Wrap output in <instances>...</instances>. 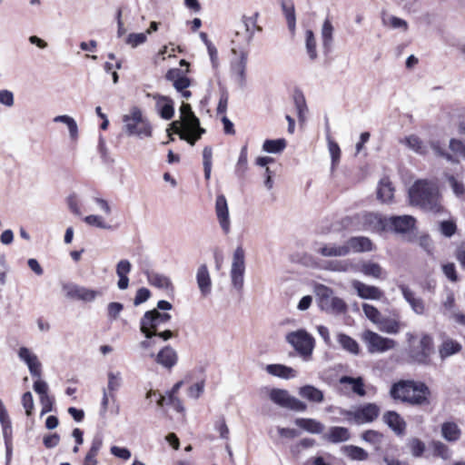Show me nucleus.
I'll list each match as a JSON object with an SVG mask.
<instances>
[{"instance_id":"obj_62","label":"nucleus","mask_w":465,"mask_h":465,"mask_svg":"<svg viewBox=\"0 0 465 465\" xmlns=\"http://www.w3.org/2000/svg\"><path fill=\"white\" fill-rule=\"evenodd\" d=\"M214 429L219 432L222 439L227 440L229 438V428L223 416L219 417V419L215 421Z\"/></svg>"},{"instance_id":"obj_25","label":"nucleus","mask_w":465,"mask_h":465,"mask_svg":"<svg viewBox=\"0 0 465 465\" xmlns=\"http://www.w3.org/2000/svg\"><path fill=\"white\" fill-rule=\"evenodd\" d=\"M350 252H364L372 250V242L368 237L356 236L351 237L345 242Z\"/></svg>"},{"instance_id":"obj_58","label":"nucleus","mask_w":465,"mask_h":465,"mask_svg":"<svg viewBox=\"0 0 465 465\" xmlns=\"http://www.w3.org/2000/svg\"><path fill=\"white\" fill-rule=\"evenodd\" d=\"M362 311L365 314V316L373 323L376 325L379 323L381 319L382 318L381 312L379 310L374 307L371 304L369 303H363L362 304Z\"/></svg>"},{"instance_id":"obj_41","label":"nucleus","mask_w":465,"mask_h":465,"mask_svg":"<svg viewBox=\"0 0 465 465\" xmlns=\"http://www.w3.org/2000/svg\"><path fill=\"white\" fill-rule=\"evenodd\" d=\"M461 350V345L451 339L443 341L440 347L439 352L442 360L458 353Z\"/></svg>"},{"instance_id":"obj_54","label":"nucleus","mask_w":465,"mask_h":465,"mask_svg":"<svg viewBox=\"0 0 465 465\" xmlns=\"http://www.w3.org/2000/svg\"><path fill=\"white\" fill-rule=\"evenodd\" d=\"M282 7L287 20L289 29L291 31H294L296 25L294 5L292 4L282 3Z\"/></svg>"},{"instance_id":"obj_11","label":"nucleus","mask_w":465,"mask_h":465,"mask_svg":"<svg viewBox=\"0 0 465 465\" xmlns=\"http://www.w3.org/2000/svg\"><path fill=\"white\" fill-rule=\"evenodd\" d=\"M148 357L168 371H171L178 362V354L170 345L163 347L157 353L151 351Z\"/></svg>"},{"instance_id":"obj_21","label":"nucleus","mask_w":465,"mask_h":465,"mask_svg":"<svg viewBox=\"0 0 465 465\" xmlns=\"http://www.w3.org/2000/svg\"><path fill=\"white\" fill-rule=\"evenodd\" d=\"M356 272L374 279L385 280L387 277V272L379 263L372 261H366L361 262V265H357Z\"/></svg>"},{"instance_id":"obj_1","label":"nucleus","mask_w":465,"mask_h":465,"mask_svg":"<svg viewBox=\"0 0 465 465\" xmlns=\"http://www.w3.org/2000/svg\"><path fill=\"white\" fill-rule=\"evenodd\" d=\"M411 205L425 212L439 214L444 212L439 189L435 183L425 180L417 181L409 190Z\"/></svg>"},{"instance_id":"obj_52","label":"nucleus","mask_w":465,"mask_h":465,"mask_svg":"<svg viewBox=\"0 0 465 465\" xmlns=\"http://www.w3.org/2000/svg\"><path fill=\"white\" fill-rule=\"evenodd\" d=\"M328 150L331 158V168H334L340 162L341 149L339 144L331 139V135H327Z\"/></svg>"},{"instance_id":"obj_50","label":"nucleus","mask_w":465,"mask_h":465,"mask_svg":"<svg viewBox=\"0 0 465 465\" xmlns=\"http://www.w3.org/2000/svg\"><path fill=\"white\" fill-rule=\"evenodd\" d=\"M430 447L433 450L434 456L440 457L443 460H449L451 457V451L449 447L440 440H433L430 443Z\"/></svg>"},{"instance_id":"obj_35","label":"nucleus","mask_w":465,"mask_h":465,"mask_svg":"<svg viewBox=\"0 0 465 465\" xmlns=\"http://www.w3.org/2000/svg\"><path fill=\"white\" fill-rule=\"evenodd\" d=\"M123 385V376L119 371H108L107 385L103 388L104 391L116 395Z\"/></svg>"},{"instance_id":"obj_22","label":"nucleus","mask_w":465,"mask_h":465,"mask_svg":"<svg viewBox=\"0 0 465 465\" xmlns=\"http://www.w3.org/2000/svg\"><path fill=\"white\" fill-rule=\"evenodd\" d=\"M196 282L201 294L203 297L208 296L212 292V279L206 264L198 267L196 272Z\"/></svg>"},{"instance_id":"obj_48","label":"nucleus","mask_w":465,"mask_h":465,"mask_svg":"<svg viewBox=\"0 0 465 465\" xmlns=\"http://www.w3.org/2000/svg\"><path fill=\"white\" fill-rule=\"evenodd\" d=\"M146 41V33H131L124 39V44L131 48H136L143 45Z\"/></svg>"},{"instance_id":"obj_12","label":"nucleus","mask_w":465,"mask_h":465,"mask_svg":"<svg viewBox=\"0 0 465 465\" xmlns=\"http://www.w3.org/2000/svg\"><path fill=\"white\" fill-rule=\"evenodd\" d=\"M215 214L224 234L231 232V218L227 200L223 194H218L215 201Z\"/></svg>"},{"instance_id":"obj_20","label":"nucleus","mask_w":465,"mask_h":465,"mask_svg":"<svg viewBox=\"0 0 465 465\" xmlns=\"http://www.w3.org/2000/svg\"><path fill=\"white\" fill-rule=\"evenodd\" d=\"M416 220L411 215L391 216L388 219V226L397 232H407L413 229Z\"/></svg>"},{"instance_id":"obj_14","label":"nucleus","mask_w":465,"mask_h":465,"mask_svg":"<svg viewBox=\"0 0 465 465\" xmlns=\"http://www.w3.org/2000/svg\"><path fill=\"white\" fill-rule=\"evenodd\" d=\"M181 119L183 121V125L192 133L196 132V139H200L205 130L200 126V121L192 111L189 104L183 103L180 107Z\"/></svg>"},{"instance_id":"obj_6","label":"nucleus","mask_w":465,"mask_h":465,"mask_svg":"<svg viewBox=\"0 0 465 465\" xmlns=\"http://www.w3.org/2000/svg\"><path fill=\"white\" fill-rule=\"evenodd\" d=\"M315 292L318 296V305L322 311L333 315H340L347 312L346 302L341 298L333 296L331 288L319 284L316 286Z\"/></svg>"},{"instance_id":"obj_24","label":"nucleus","mask_w":465,"mask_h":465,"mask_svg":"<svg viewBox=\"0 0 465 465\" xmlns=\"http://www.w3.org/2000/svg\"><path fill=\"white\" fill-rule=\"evenodd\" d=\"M265 371L272 376L284 380L293 379L298 375L297 371L293 368L278 363L266 365Z\"/></svg>"},{"instance_id":"obj_57","label":"nucleus","mask_w":465,"mask_h":465,"mask_svg":"<svg viewBox=\"0 0 465 465\" xmlns=\"http://www.w3.org/2000/svg\"><path fill=\"white\" fill-rule=\"evenodd\" d=\"M18 357L27 365V367L39 362L37 356L26 347H21L19 349Z\"/></svg>"},{"instance_id":"obj_16","label":"nucleus","mask_w":465,"mask_h":465,"mask_svg":"<svg viewBox=\"0 0 465 465\" xmlns=\"http://www.w3.org/2000/svg\"><path fill=\"white\" fill-rule=\"evenodd\" d=\"M146 96L155 100V109L163 119L170 120L173 118L174 114V105L173 101L170 97L159 94H151L149 93Z\"/></svg>"},{"instance_id":"obj_2","label":"nucleus","mask_w":465,"mask_h":465,"mask_svg":"<svg viewBox=\"0 0 465 465\" xmlns=\"http://www.w3.org/2000/svg\"><path fill=\"white\" fill-rule=\"evenodd\" d=\"M256 31H261L257 25V14L253 16L243 15L231 40V51L234 56L246 58L250 54V43Z\"/></svg>"},{"instance_id":"obj_32","label":"nucleus","mask_w":465,"mask_h":465,"mask_svg":"<svg viewBox=\"0 0 465 465\" xmlns=\"http://www.w3.org/2000/svg\"><path fill=\"white\" fill-rule=\"evenodd\" d=\"M294 422L299 428L312 434H320L324 430V425L314 419L298 418Z\"/></svg>"},{"instance_id":"obj_3","label":"nucleus","mask_w":465,"mask_h":465,"mask_svg":"<svg viewBox=\"0 0 465 465\" xmlns=\"http://www.w3.org/2000/svg\"><path fill=\"white\" fill-rule=\"evenodd\" d=\"M390 394L394 400L420 406L429 403L430 390L422 382L400 381L391 386Z\"/></svg>"},{"instance_id":"obj_5","label":"nucleus","mask_w":465,"mask_h":465,"mask_svg":"<svg viewBox=\"0 0 465 465\" xmlns=\"http://www.w3.org/2000/svg\"><path fill=\"white\" fill-rule=\"evenodd\" d=\"M285 341L295 350L304 361L312 360L315 347V339L306 330L300 329L287 333Z\"/></svg>"},{"instance_id":"obj_7","label":"nucleus","mask_w":465,"mask_h":465,"mask_svg":"<svg viewBox=\"0 0 465 465\" xmlns=\"http://www.w3.org/2000/svg\"><path fill=\"white\" fill-rule=\"evenodd\" d=\"M171 315L167 312H160L157 309L147 311L140 320V331L144 338L155 335L163 324L171 320Z\"/></svg>"},{"instance_id":"obj_51","label":"nucleus","mask_w":465,"mask_h":465,"mask_svg":"<svg viewBox=\"0 0 465 465\" xmlns=\"http://www.w3.org/2000/svg\"><path fill=\"white\" fill-rule=\"evenodd\" d=\"M86 224L104 230H113L114 227L107 223L104 219L96 214H90L84 218Z\"/></svg>"},{"instance_id":"obj_61","label":"nucleus","mask_w":465,"mask_h":465,"mask_svg":"<svg viewBox=\"0 0 465 465\" xmlns=\"http://www.w3.org/2000/svg\"><path fill=\"white\" fill-rule=\"evenodd\" d=\"M305 40H306V48L308 50L309 55L313 57L316 55V40L314 34L312 30H307L305 32Z\"/></svg>"},{"instance_id":"obj_63","label":"nucleus","mask_w":465,"mask_h":465,"mask_svg":"<svg viewBox=\"0 0 465 465\" xmlns=\"http://www.w3.org/2000/svg\"><path fill=\"white\" fill-rule=\"evenodd\" d=\"M409 446L414 457H420L425 450V444L416 438L411 440Z\"/></svg>"},{"instance_id":"obj_30","label":"nucleus","mask_w":465,"mask_h":465,"mask_svg":"<svg viewBox=\"0 0 465 465\" xmlns=\"http://www.w3.org/2000/svg\"><path fill=\"white\" fill-rule=\"evenodd\" d=\"M299 395L314 403H322L324 401L323 392L312 385H304L299 389Z\"/></svg>"},{"instance_id":"obj_60","label":"nucleus","mask_w":465,"mask_h":465,"mask_svg":"<svg viewBox=\"0 0 465 465\" xmlns=\"http://www.w3.org/2000/svg\"><path fill=\"white\" fill-rule=\"evenodd\" d=\"M121 68V63L119 60L106 61L104 64V69L107 74H111L113 82L116 84L118 82L117 69Z\"/></svg>"},{"instance_id":"obj_9","label":"nucleus","mask_w":465,"mask_h":465,"mask_svg":"<svg viewBox=\"0 0 465 465\" xmlns=\"http://www.w3.org/2000/svg\"><path fill=\"white\" fill-rule=\"evenodd\" d=\"M361 340L366 344L370 353H383L394 349L396 346L394 340L382 337L371 330H366L362 332Z\"/></svg>"},{"instance_id":"obj_49","label":"nucleus","mask_w":465,"mask_h":465,"mask_svg":"<svg viewBox=\"0 0 465 465\" xmlns=\"http://www.w3.org/2000/svg\"><path fill=\"white\" fill-rule=\"evenodd\" d=\"M334 28L329 19H326L322 26V40L325 49H328L332 42V35Z\"/></svg>"},{"instance_id":"obj_47","label":"nucleus","mask_w":465,"mask_h":465,"mask_svg":"<svg viewBox=\"0 0 465 465\" xmlns=\"http://www.w3.org/2000/svg\"><path fill=\"white\" fill-rule=\"evenodd\" d=\"M361 438L366 442L373 445L376 450H379L381 448L384 436L382 433L377 430H369L362 433Z\"/></svg>"},{"instance_id":"obj_44","label":"nucleus","mask_w":465,"mask_h":465,"mask_svg":"<svg viewBox=\"0 0 465 465\" xmlns=\"http://www.w3.org/2000/svg\"><path fill=\"white\" fill-rule=\"evenodd\" d=\"M3 430V437L5 440V456H6V465H9L12 452H13V445H12V423L1 425Z\"/></svg>"},{"instance_id":"obj_10","label":"nucleus","mask_w":465,"mask_h":465,"mask_svg":"<svg viewBox=\"0 0 465 465\" xmlns=\"http://www.w3.org/2000/svg\"><path fill=\"white\" fill-rule=\"evenodd\" d=\"M269 397L273 403L282 408L298 412H303L307 410L306 403L292 396L286 390L272 389L270 391Z\"/></svg>"},{"instance_id":"obj_38","label":"nucleus","mask_w":465,"mask_h":465,"mask_svg":"<svg viewBox=\"0 0 465 465\" xmlns=\"http://www.w3.org/2000/svg\"><path fill=\"white\" fill-rule=\"evenodd\" d=\"M245 60H233L231 64L232 76L241 87L245 85Z\"/></svg>"},{"instance_id":"obj_39","label":"nucleus","mask_w":465,"mask_h":465,"mask_svg":"<svg viewBox=\"0 0 465 465\" xmlns=\"http://www.w3.org/2000/svg\"><path fill=\"white\" fill-rule=\"evenodd\" d=\"M325 439L333 443L346 441L350 439V432L344 427H331Z\"/></svg>"},{"instance_id":"obj_64","label":"nucleus","mask_w":465,"mask_h":465,"mask_svg":"<svg viewBox=\"0 0 465 465\" xmlns=\"http://www.w3.org/2000/svg\"><path fill=\"white\" fill-rule=\"evenodd\" d=\"M123 309H124V305L121 302H110L107 305L108 318L111 321L116 320L119 317Z\"/></svg>"},{"instance_id":"obj_8","label":"nucleus","mask_w":465,"mask_h":465,"mask_svg":"<svg viewBox=\"0 0 465 465\" xmlns=\"http://www.w3.org/2000/svg\"><path fill=\"white\" fill-rule=\"evenodd\" d=\"M245 273V252L242 246H238L232 255L230 277L232 287L241 292L243 288Z\"/></svg>"},{"instance_id":"obj_13","label":"nucleus","mask_w":465,"mask_h":465,"mask_svg":"<svg viewBox=\"0 0 465 465\" xmlns=\"http://www.w3.org/2000/svg\"><path fill=\"white\" fill-rule=\"evenodd\" d=\"M361 224L360 230L380 232L388 227V219L382 218L378 213H365L356 216Z\"/></svg>"},{"instance_id":"obj_15","label":"nucleus","mask_w":465,"mask_h":465,"mask_svg":"<svg viewBox=\"0 0 465 465\" xmlns=\"http://www.w3.org/2000/svg\"><path fill=\"white\" fill-rule=\"evenodd\" d=\"M398 287L403 299L408 302L412 312L417 315H425L427 307L423 299L417 296L416 293L405 284H400Z\"/></svg>"},{"instance_id":"obj_17","label":"nucleus","mask_w":465,"mask_h":465,"mask_svg":"<svg viewBox=\"0 0 465 465\" xmlns=\"http://www.w3.org/2000/svg\"><path fill=\"white\" fill-rule=\"evenodd\" d=\"M351 286L356 291L358 296L365 300H381L384 293L383 292L373 285H368L358 280L351 282Z\"/></svg>"},{"instance_id":"obj_53","label":"nucleus","mask_w":465,"mask_h":465,"mask_svg":"<svg viewBox=\"0 0 465 465\" xmlns=\"http://www.w3.org/2000/svg\"><path fill=\"white\" fill-rule=\"evenodd\" d=\"M247 164H248V153H247V146L244 145L241 149V152H240L238 162L235 166V173L240 177L243 176L244 173L247 170Z\"/></svg>"},{"instance_id":"obj_19","label":"nucleus","mask_w":465,"mask_h":465,"mask_svg":"<svg viewBox=\"0 0 465 465\" xmlns=\"http://www.w3.org/2000/svg\"><path fill=\"white\" fill-rule=\"evenodd\" d=\"M314 250L323 257H343L349 254L346 242L341 245L336 243H316Z\"/></svg>"},{"instance_id":"obj_18","label":"nucleus","mask_w":465,"mask_h":465,"mask_svg":"<svg viewBox=\"0 0 465 465\" xmlns=\"http://www.w3.org/2000/svg\"><path fill=\"white\" fill-rule=\"evenodd\" d=\"M380 408L375 403H367L351 413L357 423L371 422L378 418Z\"/></svg>"},{"instance_id":"obj_42","label":"nucleus","mask_w":465,"mask_h":465,"mask_svg":"<svg viewBox=\"0 0 465 465\" xmlns=\"http://www.w3.org/2000/svg\"><path fill=\"white\" fill-rule=\"evenodd\" d=\"M189 63L186 60H180L179 68H172L166 73V79L170 82L187 77Z\"/></svg>"},{"instance_id":"obj_56","label":"nucleus","mask_w":465,"mask_h":465,"mask_svg":"<svg viewBox=\"0 0 465 465\" xmlns=\"http://www.w3.org/2000/svg\"><path fill=\"white\" fill-rule=\"evenodd\" d=\"M329 269L335 271V272H348V271L356 272L357 265L352 263L349 260L335 261V262H330Z\"/></svg>"},{"instance_id":"obj_4","label":"nucleus","mask_w":465,"mask_h":465,"mask_svg":"<svg viewBox=\"0 0 465 465\" xmlns=\"http://www.w3.org/2000/svg\"><path fill=\"white\" fill-rule=\"evenodd\" d=\"M123 122L124 129L128 135L140 138L152 136V125L139 107L133 106L129 114L123 116Z\"/></svg>"},{"instance_id":"obj_23","label":"nucleus","mask_w":465,"mask_h":465,"mask_svg":"<svg viewBox=\"0 0 465 465\" xmlns=\"http://www.w3.org/2000/svg\"><path fill=\"white\" fill-rule=\"evenodd\" d=\"M102 393L100 415L105 417L108 411L114 415H118L120 412V405L117 402L116 395L104 390H102Z\"/></svg>"},{"instance_id":"obj_26","label":"nucleus","mask_w":465,"mask_h":465,"mask_svg":"<svg viewBox=\"0 0 465 465\" xmlns=\"http://www.w3.org/2000/svg\"><path fill=\"white\" fill-rule=\"evenodd\" d=\"M400 143L415 153L425 155L428 153V146L416 134H410L402 138Z\"/></svg>"},{"instance_id":"obj_37","label":"nucleus","mask_w":465,"mask_h":465,"mask_svg":"<svg viewBox=\"0 0 465 465\" xmlns=\"http://www.w3.org/2000/svg\"><path fill=\"white\" fill-rule=\"evenodd\" d=\"M53 122L54 123H63L64 124H65V126L67 127L68 132H69L70 139L73 142L77 141V139H78V125H77L76 121L73 117H71L67 114L57 115L53 118Z\"/></svg>"},{"instance_id":"obj_29","label":"nucleus","mask_w":465,"mask_h":465,"mask_svg":"<svg viewBox=\"0 0 465 465\" xmlns=\"http://www.w3.org/2000/svg\"><path fill=\"white\" fill-rule=\"evenodd\" d=\"M170 129H172L175 134H179L180 139L188 142L190 144L193 145L196 139V132H190L184 125L183 121L181 119L180 121H173L170 124Z\"/></svg>"},{"instance_id":"obj_59","label":"nucleus","mask_w":465,"mask_h":465,"mask_svg":"<svg viewBox=\"0 0 465 465\" xmlns=\"http://www.w3.org/2000/svg\"><path fill=\"white\" fill-rule=\"evenodd\" d=\"M431 343L432 340L429 335H424L420 340V346L422 348L421 358L419 359V361L427 363L429 355L431 351Z\"/></svg>"},{"instance_id":"obj_43","label":"nucleus","mask_w":465,"mask_h":465,"mask_svg":"<svg viewBox=\"0 0 465 465\" xmlns=\"http://www.w3.org/2000/svg\"><path fill=\"white\" fill-rule=\"evenodd\" d=\"M340 383L351 385L352 391L359 396H364L366 393L363 380L361 377L352 378L349 376H342L340 379Z\"/></svg>"},{"instance_id":"obj_45","label":"nucleus","mask_w":465,"mask_h":465,"mask_svg":"<svg viewBox=\"0 0 465 465\" xmlns=\"http://www.w3.org/2000/svg\"><path fill=\"white\" fill-rule=\"evenodd\" d=\"M343 452L353 460H366L369 456L365 450L354 445L344 446Z\"/></svg>"},{"instance_id":"obj_36","label":"nucleus","mask_w":465,"mask_h":465,"mask_svg":"<svg viewBox=\"0 0 465 465\" xmlns=\"http://www.w3.org/2000/svg\"><path fill=\"white\" fill-rule=\"evenodd\" d=\"M146 276L151 285L163 290L172 289V282L169 277L154 272H146Z\"/></svg>"},{"instance_id":"obj_27","label":"nucleus","mask_w":465,"mask_h":465,"mask_svg":"<svg viewBox=\"0 0 465 465\" xmlns=\"http://www.w3.org/2000/svg\"><path fill=\"white\" fill-rule=\"evenodd\" d=\"M384 422L398 435L404 433L406 429V422L395 411H387L383 415Z\"/></svg>"},{"instance_id":"obj_33","label":"nucleus","mask_w":465,"mask_h":465,"mask_svg":"<svg viewBox=\"0 0 465 465\" xmlns=\"http://www.w3.org/2000/svg\"><path fill=\"white\" fill-rule=\"evenodd\" d=\"M336 338L340 346L347 352L353 355H358L360 353L359 343L351 336L342 332H339L337 333Z\"/></svg>"},{"instance_id":"obj_40","label":"nucleus","mask_w":465,"mask_h":465,"mask_svg":"<svg viewBox=\"0 0 465 465\" xmlns=\"http://www.w3.org/2000/svg\"><path fill=\"white\" fill-rule=\"evenodd\" d=\"M393 193L391 183L387 178L381 179L377 192L378 198L382 203H390L393 198Z\"/></svg>"},{"instance_id":"obj_28","label":"nucleus","mask_w":465,"mask_h":465,"mask_svg":"<svg viewBox=\"0 0 465 465\" xmlns=\"http://www.w3.org/2000/svg\"><path fill=\"white\" fill-rule=\"evenodd\" d=\"M442 438L448 442H456L461 437V430L453 421L443 422L440 426Z\"/></svg>"},{"instance_id":"obj_31","label":"nucleus","mask_w":465,"mask_h":465,"mask_svg":"<svg viewBox=\"0 0 465 465\" xmlns=\"http://www.w3.org/2000/svg\"><path fill=\"white\" fill-rule=\"evenodd\" d=\"M377 325L381 331L388 334H397L404 327L399 320L387 317H382Z\"/></svg>"},{"instance_id":"obj_55","label":"nucleus","mask_w":465,"mask_h":465,"mask_svg":"<svg viewBox=\"0 0 465 465\" xmlns=\"http://www.w3.org/2000/svg\"><path fill=\"white\" fill-rule=\"evenodd\" d=\"M293 99L298 113V118L300 121L303 122L307 112L305 98L302 93L297 92L295 93Z\"/></svg>"},{"instance_id":"obj_46","label":"nucleus","mask_w":465,"mask_h":465,"mask_svg":"<svg viewBox=\"0 0 465 465\" xmlns=\"http://www.w3.org/2000/svg\"><path fill=\"white\" fill-rule=\"evenodd\" d=\"M286 147L285 139L265 140L262 144V150L269 153H279Z\"/></svg>"},{"instance_id":"obj_34","label":"nucleus","mask_w":465,"mask_h":465,"mask_svg":"<svg viewBox=\"0 0 465 465\" xmlns=\"http://www.w3.org/2000/svg\"><path fill=\"white\" fill-rule=\"evenodd\" d=\"M103 446L101 436L94 437L91 447L84 459L83 465H97V455Z\"/></svg>"}]
</instances>
